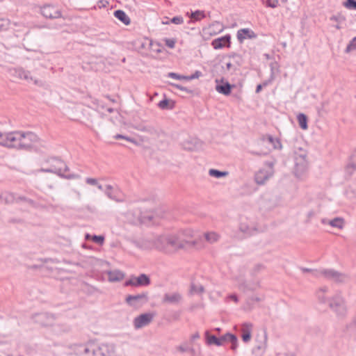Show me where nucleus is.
Listing matches in <instances>:
<instances>
[{"label": "nucleus", "mask_w": 356, "mask_h": 356, "mask_svg": "<svg viewBox=\"0 0 356 356\" xmlns=\"http://www.w3.org/2000/svg\"><path fill=\"white\" fill-rule=\"evenodd\" d=\"M169 234L172 253L184 249L187 246H193L195 245V242L191 240L193 236V232L191 230H183L176 234Z\"/></svg>", "instance_id": "obj_1"}, {"label": "nucleus", "mask_w": 356, "mask_h": 356, "mask_svg": "<svg viewBox=\"0 0 356 356\" xmlns=\"http://www.w3.org/2000/svg\"><path fill=\"white\" fill-rule=\"evenodd\" d=\"M200 338V334L198 332H196L195 334H193L192 336H191V340L192 341H194L195 339H197Z\"/></svg>", "instance_id": "obj_64"}, {"label": "nucleus", "mask_w": 356, "mask_h": 356, "mask_svg": "<svg viewBox=\"0 0 356 356\" xmlns=\"http://www.w3.org/2000/svg\"><path fill=\"white\" fill-rule=\"evenodd\" d=\"M170 22L175 24H181L184 22V19L181 16H176L171 19Z\"/></svg>", "instance_id": "obj_54"}, {"label": "nucleus", "mask_w": 356, "mask_h": 356, "mask_svg": "<svg viewBox=\"0 0 356 356\" xmlns=\"http://www.w3.org/2000/svg\"><path fill=\"white\" fill-rule=\"evenodd\" d=\"M106 190V186H104L96 179L90 178V193H92L94 200H99Z\"/></svg>", "instance_id": "obj_13"}, {"label": "nucleus", "mask_w": 356, "mask_h": 356, "mask_svg": "<svg viewBox=\"0 0 356 356\" xmlns=\"http://www.w3.org/2000/svg\"><path fill=\"white\" fill-rule=\"evenodd\" d=\"M265 165L268 169H261L254 175L255 182L259 185L264 184L274 174V161H266Z\"/></svg>", "instance_id": "obj_3"}, {"label": "nucleus", "mask_w": 356, "mask_h": 356, "mask_svg": "<svg viewBox=\"0 0 356 356\" xmlns=\"http://www.w3.org/2000/svg\"><path fill=\"white\" fill-rule=\"evenodd\" d=\"M7 133L0 131V145L5 147L6 145Z\"/></svg>", "instance_id": "obj_53"}, {"label": "nucleus", "mask_w": 356, "mask_h": 356, "mask_svg": "<svg viewBox=\"0 0 356 356\" xmlns=\"http://www.w3.org/2000/svg\"><path fill=\"white\" fill-rule=\"evenodd\" d=\"M256 34L249 29H242L237 32V38L240 42H242L246 38H254Z\"/></svg>", "instance_id": "obj_26"}, {"label": "nucleus", "mask_w": 356, "mask_h": 356, "mask_svg": "<svg viewBox=\"0 0 356 356\" xmlns=\"http://www.w3.org/2000/svg\"><path fill=\"white\" fill-rule=\"evenodd\" d=\"M136 129L140 131L145 132L152 136L158 135L157 131L152 126H143L140 124L137 126Z\"/></svg>", "instance_id": "obj_30"}, {"label": "nucleus", "mask_w": 356, "mask_h": 356, "mask_svg": "<svg viewBox=\"0 0 356 356\" xmlns=\"http://www.w3.org/2000/svg\"><path fill=\"white\" fill-rule=\"evenodd\" d=\"M355 49H356V36L355 38H353L350 40L349 44L347 45L346 49V52L349 53L351 51L355 50Z\"/></svg>", "instance_id": "obj_43"}, {"label": "nucleus", "mask_w": 356, "mask_h": 356, "mask_svg": "<svg viewBox=\"0 0 356 356\" xmlns=\"http://www.w3.org/2000/svg\"><path fill=\"white\" fill-rule=\"evenodd\" d=\"M328 289L326 286L322 287L319 289V290L316 292L317 298L318 302L321 304L329 303V300L326 298L325 296V293L327 291Z\"/></svg>", "instance_id": "obj_29"}, {"label": "nucleus", "mask_w": 356, "mask_h": 356, "mask_svg": "<svg viewBox=\"0 0 356 356\" xmlns=\"http://www.w3.org/2000/svg\"><path fill=\"white\" fill-rule=\"evenodd\" d=\"M114 16L120 20L121 22H122L124 25H129L131 23L130 18L129 16L126 14V13L122 10H117L114 11L113 13Z\"/></svg>", "instance_id": "obj_28"}, {"label": "nucleus", "mask_w": 356, "mask_h": 356, "mask_svg": "<svg viewBox=\"0 0 356 356\" xmlns=\"http://www.w3.org/2000/svg\"><path fill=\"white\" fill-rule=\"evenodd\" d=\"M170 101L168 99H164L159 102V106L161 109L172 108V106H169Z\"/></svg>", "instance_id": "obj_45"}, {"label": "nucleus", "mask_w": 356, "mask_h": 356, "mask_svg": "<svg viewBox=\"0 0 356 356\" xmlns=\"http://www.w3.org/2000/svg\"><path fill=\"white\" fill-rule=\"evenodd\" d=\"M226 70L233 74L236 70V67L230 62L226 63Z\"/></svg>", "instance_id": "obj_55"}, {"label": "nucleus", "mask_w": 356, "mask_h": 356, "mask_svg": "<svg viewBox=\"0 0 356 356\" xmlns=\"http://www.w3.org/2000/svg\"><path fill=\"white\" fill-rule=\"evenodd\" d=\"M330 20L331 21H334V22H343L346 20V18L344 16H343L341 14H338L337 15H333L330 17Z\"/></svg>", "instance_id": "obj_48"}, {"label": "nucleus", "mask_w": 356, "mask_h": 356, "mask_svg": "<svg viewBox=\"0 0 356 356\" xmlns=\"http://www.w3.org/2000/svg\"><path fill=\"white\" fill-rule=\"evenodd\" d=\"M170 234L160 235L154 239L153 244L156 249L167 254H171Z\"/></svg>", "instance_id": "obj_9"}, {"label": "nucleus", "mask_w": 356, "mask_h": 356, "mask_svg": "<svg viewBox=\"0 0 356 356\" xmlns=\"http://www.w3.org/2000/svg\"><path fill=\"white\" fill-rule=\"evenodd\" d=\"M47 265L44 266L43 268L49 269L53 271L54 269L58 268L56 266V264H58V261L56 259H47L46 260Z\"/></svg>", "instance_id": "obj_41"}, {"label": "nucleus", "mask_w": 356, "mask_h": 356, "mask_svg": "<svg viewBox=\"0 0 356 356\" xmlns=\"http://www.w3.org/2000/svg\"><path fill=\"white\" fill-rule=\"evenodd\" d=\"M150 279L146 274H140L138 277H131L125 282V286H146L150 284Z\"/></svg>", "instance_id": "obj_12"}, {"label": "nucleus", "mask_w": 356, "mask_h": 356, "mask_svg": "<svg viewBox=\"0 0 356 356\" xmlns=\"http://www.w3.org/2000/svg\"><path fill=\"white\" fill-rule=\"evenodd\" d=\"M19 202H24L27 203L29 206L34 207V208H38L40 207V205L38 204L35 202H34L33 200L29 199L24 196H18ZM42 208H44V206H40Z\"/></svg>", "instance_id": "obj_38"}, {"label": "nucleus", "mask_w": 356, "mask_h": 356, "mask_svg": "<svg viewBox=\"0 0 356 356\" xmlns=\"http://www.w3.org/2000/svg\"><path fill=\"white\" fill-rule=\"evenodd\" d=\"M155 314L153 313H144L136 316L133 321L134 326L136 329H140L147 326L152 323Z\"/></svg>", "instance_id": "obj_11"}, {"label": "nucleus", "mask_w": 356, "mask_h": 356, "mask_svg": "<svg viewBox=\"0 0 356 356\" xmlns=\"http://www.w3.org/2000/svg\"><path fill=\"white\" fill-rule=\"evenodd\" d=\"M149 46L151 47L152 49L154 51H156L157 53L161 52V49L159 48H155V49L154 48V46H156V47H159V44L156 43V44H154L152 41H149Z\"/></svg>", "instance_id": "obj_60"}, {"label": "nucleus", "mask_w": 356, "mask_h": 356, "mask_svg": "<svg viewBox=\"0 0 356 356\" xmlns=\"http://www.w3.org/2000/svg\"><path fill=\"white\" fill-rule=\"evenodd\" d=\"M205 13L203 10H195L192 12L190 17L195 21H200V19L205 17Z\"/></svg>", "instance_id": "obj_39"}, {"label": "nucleus", "mask_w": 356, "mask_h": 356, "mask_svg": "<svg viewBox=\"0 0 356 356\" xmlns=\"http://www.w3.org/2000/svg\"><path fill=\"white\" fill-rule=\"evenodd\" d=\"M182 299V296L179 292L167 293L163 295L161 302L163 304L178 305Z\"/></svg>", "instance_id": "obj_17"}, {"label": "nucleus", "mask_w": 356, "mask_h": 356, "mask_svg": "<svg viewBox=\"0 0 356 356\" xmlns=\"http://www.w3.org/2000/svg\"><path fill=\"white\" fill-rule=\"evenodd\" d=\"M222 84H217L216 86V90L217 92H218L220 94H222L224 95H229L231 93L232 88L234 86V85H231L228 82H223V79H221ZM216 82L218 83V80L216 79Z\"/></svg>", "instance_id": "obj_20"}, {"label": "nucleus", "mask_w": 356, "mask_h": 356, "mask_svg": "<svg viewBox=\"0 0 356 356\" xmlns=\"http://www.w3.org/2000/svg\"><path fill=\"white\" fill-rule=\"evenodd\" d=\"M11 75L15 79H24L27 81H33V83L38 86H43L44 81L41 79H35L30 75V72L25 71L23 69H13L10 70Z\"/></svg>", "instance_id": "obj_5"}, {"label": "nucleus", "mask_w": 356, "mask_h": 356, "mask_svg": "<svg viewBox=\"0 0 356 356\" xmlns=\"http://www.w3.org/2000/svg\"><path fill=\"white\" fill-rule=\"evenodd\" d=\"M19 202L18 196L9 192H3L0 194V203L11 204L13 202Z\"/></svg>", "instance_id": "obj_23"}, {"label": "nucleus", "mask_w": 356, "mask_h": 356, "mask_svg": "<svg viewBox=\"0 0 356 356\" xmlns=\"http://www.w3.org/2000/svg\"><path fill=\"white\" fill-rule=\"evenodd\" d=\"M20 136L19 149H29L39 140L38 136L33 132L20 131Z\"/></svg>", "instance_id": "obj_8"}, {"label": "nucleus", "mask_w": 356, "mask_h": 356, "mask_svg": "<svg viewBox=\"0 0 356 356\" xmlns=\"http://www.w3.org/2000/svg\"><path fill=\"white\" fill-rule=\"evenodd\" d=\"M177 350L181 353H186L189 350V345L187 342L182 343L177 347Z\"/></svg>", "instance_id": "obj_47"}, {"label": "nucleus", "mask_w": 356, "mask_h": 356, "mask_svg": "<svg viewBox=\"0 0 356 356\" xmlns=\"http://www.w3.org/2000/svg\"><path fill=\"white\" fill-rule=\"evenodd\" d=\"M319 277L334 281L335 282H344L348 276L334 269H321L319 270Z\"/></svg>", "instance_id": "obj_6"}, {"label": "nucleus", "mask_w": 356, "mask_h": 356, "mask_svg": "<svg viewBox=\"0 0 356 356\" xmlns=\"http://www.w3.org/2000/svg\"><path fill=\"white\" fill-rule=\"evenodd\" d=\"M355 156V154H353L350 157V160L351 161H350L347 165L346 166V174H348L349 176H351L353 175V174L355 172V171L356 170V164L354 162V158Z\"/></svg>", "instance_id": "obj_31"}, {"label": "nucleus", "mask_w": 356, "mask_h": 356, "mask_svg": "<svg viewBox=\"0 0 356 356\" xmlns=\"http://www.w3.org/2000/svg\"><path fill=\"white\" fill-rule=\"evenodd\" d=\"M343 5L348 9L356 10V0H346Z\"/></svg>", "instance_id": "obj_42"}, {"label": "nucleus", "mask_w": 356, "mask_h": 356, "mask_svg": "<svg viewBox=\"0 0 356 356\" xmlns=\"http://www.w3.org/2000/svg\"><path fill=\"white\" fill-rule=\"evenodd\" d=\"M268 152H269V149H266L265 150H261L260 152H256V151H250L249 152L252 154V155H255V156H265V155H267L268 154Z\"/></svg>", "instance_id": "obj_52"}, {"label": "nucleus", "mask_w": 356, "mask_h": 356, "mask_svg": "<svg viewBox=\"0 0 356 356\" xmlns=\"http://www.w3.org/2000/svg\"><path fill=\"white\" fill-rule=\"evenodd\" d=\"M104 194L116 202H122L123 200L121 194L117 190H114L111 185H106V190Z\"/></svg>", "instance_id": "obj_21"}, {"label": "nucleus", "mask_w": 356, "mask_h": 356, "mask_svg": "<svg viewBox=\"0 0 356 356\" xmlns=\"http://www.w3.org/2000/svg\"><path fill=\"white\" fill-rule=\"evenodd\" d=\"M168 76L172 79L181 80V75L175 72H169Z\"/></svg>", "instance_id": "obj_59"}, {"label": "nucleus", "mask_w": 356, "mask_h": 356, "mask_svg": "<svg viewBox=\"0 0 356 356\" xmlns=\"http://www.w3.org/2000/svg\"><path fill=\"white\" fill-rule=\"evenodd\" d=\"M164 41H165V45H166L167 47H170V48H171V49H172V48H174V47H175V42H176V41H175V39L165 38V39L164 40Z\"/></svg>", "instance_id": "obj_50"}, {"label": "nucleus", "mask_w": 356, "mask_h": 356, "mask_svg": "<svg viewBox=\"0 0 356 356\" xmlns=\"http://www.w3.org/2000/svg\"><path fill=\"white\" fill-rule=\"evenodd\" d=\"M301 270H302L303 273H313V275H314L315 277H319V270H313V269L307 268H301Z\"/></svg>", "instance_id": "obj_49"}, {"label": "nucleus", "mask_w": 356, "mask_h": 356, "mask_svg": "<svg viewBox=\"0 0 356 356\" xmlns=\"http://www.w3.org/2000/svg\"><path fill=\"white\" fill-rule=\"evenodd\" d=\"M205 291V289L203 285L200 283L192 281L190 284V289L188 291V295L193 296L195 294L197 295H202Z\"/></svg>", "instance_id": "obj_25"}, {"label": "nucleus", "mask_w": 356, "mask_h": 356, "mask_svg": "<svg viewBox=\"0 0 356 356\" xmlns=\"http://www.w3.org/2000/svg\"><path fill=\"white\" fill-rule=\"evenodd\" d=\"M114 138L116 139V140H118V139H124L129 142H131V143H136V140L134 138H131V137H129V136H124V135H122V134H116L114 136Z\"/></svg>", "instance_id": "obj_46"}, {"label": "nucleus", "mask_w": 356, "mask_h": 356, "mask_svg": "<svg viewBox=\"0 0 356 356\" xmlns=\"http://www.w3.org/2000/svg\"><path fill=\"white\" fill-rule=\"evenodd\" d=\"M107 4H108V2L106 0H100L97 3V6L99 8L106 7Z\"/></svg>", "instance_id": "obj_61"}, {"label": "nucleus", "mask_w": 356, "mask_h": 356, "mask_svg": "<svg viewBox=\"0 0 356 356\" xmlns=\"http://www.w3.org/2000/svg\"><path fill=\"white\" fill-rule=\"evenodd\" d=\"M298 124L300 127L304 130L308 128L307 117L304 113H299L297 116Z\"/></svg>", "instance_id": "obj_33"}, {"label": "nucleus", "mask_w": 356, "mask_h": 356, "mask_svg": "<svg viewBox=\"0 0 356 356\" xmlns=\"http://www.w3.org/2000/svg\"><path fill=\"white\" fill-rule=\"evenodd\" d=\"M149 300L148 293L143 292L137 295H129L125 298V302L130 307L138 308L146 304Z\"/></svg>", "instance_id": "obj_7"}, {"label": "nucleus", "mask_w": 356, "mask_h": 356, "mask_svg": "<svg viewBox=\"0 0 356 356\" xmlns=\"http://www.w3.org/2000/svg\"><path fill=\"white\" fill-rule=\"evenodd\" d=\"M229 298L234 300L235 302H237L238 301V297L235 294H232L229 296Z\"/></svg>", "instance_id": "obj_63"}, {"label": "nucleus", "mask_w": 356, "mask_h": 356, "mask_svg": "<svg viewBox=\"0 0 356 356\" xmlns=\"http://www.w3.org/2000/svg\"><path fill=\"white\" fill-rule=\"evenodd\" d=\"M207 343L209 345H216L218 346H222L225 341H227V334L218 338L215 335H211L208 331L205 332Z\"/></svg>", "instance_id": "obj_19"}, {"label": "nucleus", "mask_w": 356, "mask_h": 356, "mask_svg": "<svg viewBox=\"0 0 356 356\" xmlns=\"http://www.w3.org/2000/svg\"><path fill=\"white\" fill-rule=\"evenodd\" d=\"M279 4L278 0H267V6L275 8Z\"/></svg>", "instance_id": "obj_57"}, {"label": "nucleus", "mask_w": 356, "mask_h": 356, "mask_svg": "<svg viewBox=\"0 0 356 356\" xmlns=\"http://www.w3.org/2000/svg\"><path fill=\"white\" fill-rule=\"evenodd\" d=\"M329 307L337 315H344L346 307L343 298L339 296H336L329 300Z\"/></svg>", "instance_id": "obj_10"}, {"label": "nucleus", "mask_w": 356, "mask_h": 356, "mask_svg": "<svg viewBox=\"0 0 356 356\" xmlns=\"http://www.w3.org/2000/svg\"><path fill=\"white\" fill-rule=\"evenodd\" d=\"M171 85L173 87H175V88H176L179 89V90H182V91H185V92H186L188 93H192L193 92V91L191 90H189L187 88H186L184 86H182L181 85L176 84V83H171Z\"/></svg>", "instance_id": "obj_56"}, {"label": "nucleus", "mask_w": 356, "mask_h": 356, "mask_svg": "<svg viewBox=\"0 0 356 356\" xmlns=\"http://www.w3.org/2000/svg\"><path fill=\"white\" fill-rule=\"evenodd\" d=\"M252 324L250 323H245L242 325L241 327V337L245 343H248L251 339Z\"/></svg>", "instance_id": "obj_22"}, {"label": "nucleus", "mask_w": 356, "mask_h": 356, "mask_svg": "<svg viewBox=\"0 0 356 356\" xmlns=\"http://www.w3.org/2000/svg\"><path fill=\"white\" fill-rule=\"evenodd\" d=\"M328 224L333 227L343 229L344 226V220L342 218L337 217L332 220H329Z\"/></svg>", "instance_id": "obj_32"}, {"label": "nucleus", "mask_w": 356, "mask_h": 356, "mask_svg": "<svg viewBox=\"0 0 356 356\" xmlns=\"http://www.w3.org/2000/svg\"><path fill=\"white\" fill-rule=\"evenodd\" d=\"M41 14L46 18L57 19L62 17L61 11L57 7L47 4L40 9Z\"/></svg>", "instance_id": "obj_14"}, {"label": "nucleus", "mask_w": 356, "mask_h": 356, "mask_svg": "<svg viewBox=\"0 0 356 356\" xmlns=\"http://www.w3.org/2000/svg\"><path fill=\"white\" fill-rule=\"evenodd\" d=\"M45 162L49 164V167L42 168L38 170V172L54 173L67 179H72L78 177L75 175L65 174V172L68 170V168L63 161L58 159L51 158L46 160Z\"/></svg>", "instance_id": "obj_2"}, {"label": "nucleus", "mask_w": 356, "mask_h": 356, "mask_svg": "<svg viewBox=\"0 0 356 356\" xmlns=\"http://www.w3.org/2000/svg\"><path fill=\"white\" fill-rule=\"evenodd\" d=\"M239 230L248 236L253 234L254 232L256 231L255 228L250 227L248 225L244 222L240 223Z\"/></svg>", "instance_id": "obj_34"}, {"label": "nucleus", "mask_w": 356, "mask_h": 356, "mask_svg": "<svg viewBox=\"0 0 356 356\" xmlns=\"http://www.w3.org/2000/svg\"><path fill=\"white\" fill-rule=\"evenodd\" d=\"M264 300V298H259V297H257V296H252V297H250L248 300H247V303L250 305H252L253 304V302H260L261 300Z\"/></svg>", "instance_id": "obj_51"}, {"label": "nucleus", "mask_w": 356, "mask_h": 356, "mask_svg": "<svg viewBox=\"0 0 356 356\" xmlns=\"http://www.w3.org/2000/svg\"><path fill=\"white\" fill-rule=\"evenodd\" d=\"M230 44L231 36L229 34L216 38L211 42V45L215 49H219L223 47H229Z\"/></svg>", "instance_id": "obj_18"}, {"label": "nucleus", "mask_w": 356, "mask_h": 356, "mask_svg": "<svg viewBox=\"0 0 356 356\" xmlns=\"http://www.w3.org/2000/svg\"><path fill=\"white\" fill-rule=\"evenodd\" d=\"M209 175L211 177H213L216 178H221L227 177L229 175V172L227 171H220L216 169H210L209 170Z\"/></svg>", "instance_id": "obj_36"}, {"label": "nucleus", "mask_w": 356, "mask_h": 356, "mask_svg": "<svg viewBox=\"0 0 356 356\" xmlns=\"http://www.w3.org/2000/svg\"><path fill=\"white\" fill-rule=\"evenodd\" d=\"M108 279L109 282H115L123 280L124 275L122 272L118 270H111L108 272Z\"/></svg>", "instance_id": "obj_27"}, {"label": "nucleus", "mask_w": 356, "mask_h": 356, "mask_svg": "<svg viewBox=\"0 0 356 356\" xmlns=\"http://www.w3.org/2000/svg\"><path fill=\"white\" fill-rule=\"evenodd\" d=\"M205 239L212 243L216 242L219 239V235L216 232H208L204 234Z\"/></svg>", "instance_id": "obj_40"}, {"label": "nucleus", "mask_w": 356, "mask_h": 356, "mask_svg": "<svg viewBox=\"0 0 356 356\" xmlns=\"http://www.w3.org/2000/svg\"><path fill=\"white\" fill-rule=\"evenodd\" d=\"M90 241L99 246H102L105 243L104 235H90Z\"/></svg>", "instance_id": "obj_35"}, {"label": "nucleus", "mask_w": 356, "mask_h": 356, "mask_svg": "<svg viewBox=\"0 0 356 356\" xmlns=\"http://www.w3.org/2000/svg\"><path fill=\"white\" fill-rule=\"evenodd\" d=\"M260 143H264L268 142L269 144L272 145L274 149H281L282 144L279 139L274 138L271 135H264L261 136L259 140Z\"/></svg>", "instance_id": "obj_24"}, {"label": "nucleus", "mask_w": 356, "mask_h": 356, "mask_svg": "<svg viewBox=\"0 0 356 356\" xmlns=\"http://www.w3.org/2000/svg\"><path fill=\"white\" fill-rule=\"evenodd\" d=\"M35 323L44 326H48L53 324L54 321V316L47 313H41L35 314L33 316Z\"/></svg>", "instance_id": "obj_16"}, {"label": "nucleus", "mask_w": 356, "mask_h": 356, "mask_svg": "<svg viewBox=\"0 0 356 356\" xmlns=\"http://www.w3.org/2000/svg\"><path fill=\"white\" fill-rule=\"evenodd\" d=\"M8 21L5 19H0V31L7 29Z\"/></svg>", "instance_id": "obj_58"}, {"label": "nucleus", "mask_w": 356, "mask_h": 356, "mask_svg": "<svg viewBox=\"0 0 356 356\" xmlns=\"http://www.w3.org/2000/svg\"><path fill=\"white\" fill-rule=\"evenodd\" d=\"M227 341H229L232 343L231 349L232 350H236L238 346V339L236 335L227 333Z\"/></svg>", "instance_id": "obj_37"}, {"label": "nucleus", "mask_w": 356, "mask_h": 356, "mask_svg": "<svg viewBox=\"0 0 356 356\" xmlns=\"http://www.w3.org/2000/svg\"><path fill=\"white\" fill-rule=\"evenodd\" d=\"M307 152L305 149H299V152H295V170L296 173H303L308 167L307 159Z\"/></svg>", "instance_id": "obj_4"}, {"label": "nucleus", "mask_w": 356, "mask_h": 356, "mask_svg": "<svg viewBox=\"0 0 356 356\" xmlns=\"http://www.w3.org/2000/svg\"><path fill=\"white\" fill-rule=\"evenodd\" d=\"M201 75H202L201 72H200V71H196L193 74H192L191 76H189V79H191V80H192V79H197V78H199Z\"/></svg>", "instance_id": "obj_62"}, {"label": "nucleus", "mask_w": 356, "mask_h": 356, "mask_svg": "<svg viewBox=\"0 0 356 356\" xmlns=\"http://www.w3.org/2000/svg\"><path fill=\"white\" fill-rule=\"evenodd\" d=\"M265 268L264 265L261 264H256L254 268L252 270V275L255 276L257 275L260 271L264 270Z\"/></svg>", "instance_id": "obj_44"}, {"label": "nucleus", "mask_w": 356, "mask_h": 356, "mask_svg": "<svg viewBox=\"0 0 356 356\" xmlns=\"http://www.w3.org/2000/svg\"><path fill=\"white\" fill-rule=\"evenodd\" d=\"M20 137L19 131L7 132L6 145L5 147L19 149Z\"/></svg>", "instance_id": "obj_15"}]
</instances>
